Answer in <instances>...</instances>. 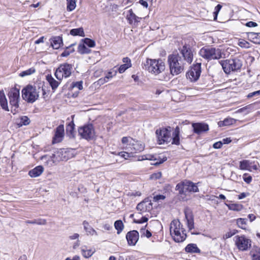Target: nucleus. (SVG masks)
Masks as SVG:
<instances>
[{
	"mask_svg": "<svg viewBox=\"0 0 260 260\" xmlns=\"http://www.w3.org/2000/svg\"><path fill=\"white\" fill-rule=\"evenodd\" d=\"M168 62L170 73L165 76L160 77L159 80L168 81L171 78V76L178 75L184 70L185 62H184L182 57L178 53H173L169 55L168 57Z\"/></svg>",
	"mask_w": 260,
	"mask_h": 260,
	"instance_id": "1",
	"label": "nucleus"
},
{
	"mask_svg": "<svg viewBox=\"0 0 260 260\" xmlns=\"http://www.w3.org/2000/svg\"><path fill=\"white\" fill-rule=\"evenodd\" d=\"M42 92L43 98H45V89L42 86L37 88L31 85H27L24 87L21 91L22 99L29 103H33L37 101L39 97V93Z\"/></svg>",
	"mask_w": 260,
	"mask_h": 260,
	"instance_id": "2",
	"label": "nucleus"
},
{
	"mask_svg": "<svg viewBox=\"0 0 260 260\" xmlns=\"http://www.w3.org/2000/svg\"><path fill=\"white\" fill-rule=\"evenodd\" d=\"M219 63L226 74L240 70L242 66V61L237 57L221 60Z\"/></svg>",
	"mask_w": 260,
	"mask_h": 260,
	"instance_id": "3",
	"label": "nucleus"
},
{
	"mask_svg": "<svg viewBox=\"0 0 260 260\" xmlns=\"http://www.w3.org/2000/svg\"><path fill=\"white\" fill-rule=\"evenodd\" d=\"M199 54L208 60L219 59L222 58L221 50L210 46L202 48L199 51Z\"/></svg>",
	"mask_w": 260,
	"mask_h": 260,
	"instance_id": "4",
	"label": "nucleus"
},
{
	"mask_svg": "<svg viewBox=\"0 0 260 260\" xmlns=\"http://www.w3.org/2000/svg\"><path fill=\"white\" fill-rule=\"evenodd\" d=\"M143 68L154 75H158L165 70V63L161 59H147Z\"/></svg>",
	"mask_w": 260,
	"mask_h": 260,
	"instance_id": "5",
	"label": "nucleus"
},
{
	"mask_svg": "<svg viewBox=\"0 0 260 260\" xmlns=\"http://www.w3.org/2000/svg\"><path fill=\"white\" fill-rule=\"evenodd\" d=\"M9 104L11 106V111L14 114L18 112L19 107L20 90L16 87H13L10 89L8 93Z\"/></svg>",
	"mask_w": 260,
	"mask_h": 260,
	"instance_id": "6",
	"label": "nucleus"
},
{
	"mask_svg": "<svg viewBox=\"0 0 260 260\" xmlns=\"http://www.w3.org/2000/svg\"><path fill=\"white\" fill-rule=\"evenodd\" d=\"M176 190H178L180 194H185L187 192H197L199 191L196 183L186 180L178 183L176 186Z\"/></svg>",
	"mask_w": 260,
	"mask_h": 260,
	"instance_id": "7",
	"label": "nucleus"
},
{
	"mask_svg": "<svg viewBox=\"0 0 260 260\" xmlns=\"http://www.w3.org/2000/svg\"><path fill=\"white\" fill-rule=\"evenodd\" d=\"M73 71L72 64L68 63H63L56 69L55 76L58 80H61L63 78H67L70 77Z\"/></svg>",
	"mask_w": 260,
	"mask_h": 260,
	"instance_id": "8",
	"label": "nucleus"
},
{
	"mask_svg": "<svg viewBox=\"0 0 260 260\" xmlns=\"http://www.w3.org/2000/svg\"><path fill=\"white\" fill-rule=\"evenodd\" d=\"M171 127H161L156 130L155 134L157 136V141L159 144H164L165 143L170 142L171 138Z\"/></svg>",
	"mask_w": 260,
	"mask_h": 260,
	"instance_id": "9",
	"label": "nucleus"
},
{
	"mask_svg": "<svg viewBox=\"0 0 260 260\" xmlns=\"http://www.w3.org/2000/svg\"><path fill=\"white\" fill-rule=\"evenodd\" d=\"M78 133L82 138L87 140L93 139L95 135L94 127L91 124L84 125L79 127Z\"/></svg>",
	"mask_w": 260,
	"mask_h": 260,
	"instance_id": "10",
	"label": "nucleus"
},
{
	"mask_svg": "<svg viewBox=\"0 0 260 260\" xmlns=\"http://www.w3.org/2000/svg\"><path fill=\"white\" fill-rule=\"evenodd\" d=\"M201 63L194 64L186 73V77L191 82L197 81L201 75Z\"/></svg>",
	"mask_w": 260,
	"mask_h": 260,
	"instance_id": "11",
	"label": "nucleus"
},
{
	"mask_svg": "<svg viewBox=\"0 0 260 260\" xmlns=\"http://www.w3.org/2000/svg\"><path fill=\"white\" fill-rule=\"evenodd\" d=\"M234 238L235 239V244L240 250H247L251 246V240L244 236H236Z\"/></svg>",
	"mask_w": 260,
	"mask_h": 260,
	"instance_id": "12",
	"label": "nucleus"
},
{
	"mask_svg": "<svg viewBox=\"0 0 260 260\" xmlns=\"http://www.w3.org/2000/svg\"><path fill=\"white\" fill-rule=\"evenodd\" d=\"M179 50L182 55L181 56L183 57L182 59L184 60V62L190 64L192 62L193 57V52L190 46L185 44Z\"/></svg>",
	"mask_w": 260,
	"mask_h": 260,
	"instance_id": "13",
	"label": "nucleus"
},
{
	"mask_svg": "<svg viewBox=\"0 0 260 260\" xmlns=\"http://www.w3.org/2000/svg\"><path fill=\"white\" fill-rule=\"evenodd\" d=\"M167 159L166 157H164L162 158H161L159 156L157 155H152V154H146L143 155L141 156H139V160H154L156 162H154L153 165H158L161 164L166 161Z\"/></svg>",
	"mask_w": 260,
	"mask_h": 260,
	"instance_id": "14",
	"label": "nucleus"
},
{
	"mask_svg": "<svg viewBox=\"0 0 260 260\" xmlns=\"http://www.w3.org/2000/svg\"><path fill=\"white\" fill-rule=\"evenodd\" d=\"M64 134V129L63 124L57 126L55 130V134L53 138L52 143H57L62 141Z\"/></svg>",
	"mask_w": 260,
	"mask_h": 260,
	"instance_id": "15",
	"label": "nucleus"
},
{
	"mask_svg": "<svg viewBox=\"0 0 260 260\" xmlns=\"http://www.w3.org/2000/svg\"><path fill=\"white\" fill-rule=\"evenodd\" d=\"M139 233L136 230L128 232L126 235V238L129 245H135L139 240Z\"/></svg>",
	"mask_w": 260,
	"mask_h": 260,
	"instance_id": "16",
	"label": "nucleus"
},
{
	"mask_svg": "<svg viewBox=\"0 0 260 260\" xmlns=\"http://www.w3.org/2000/svg\"><path fill=\"white\" fill-rule=\"evenodd\" d=\"M173 240L176 242H183L186 238V234L185 233V230L183 229L180 231H178L176 232L172 233L170 234Z\"/></svg>",
	"mask_w": 260,
	"mask_h": 260,
	"instance_id": "17",
	"label": "nucleus"
},
{
	"mask_svg": "<svg viewBox=\"0 0 260 260\" xmlns=\"http://www.w3.org/2000/svg\"><path fill=\"white\" fill-rule=\"evenodd\" d=\"M192 126L193 128L194 133L197 134H200L209 130L208 125L204 123H192Z\"/></svg>",
	"mask_w": 260,
	"mask_h": 260,
	"instance_id": "18",
	"label": "nucleus"
},
{
	"mask_svg": "<svg viewBox=\"0 0 260 260\" xmlns=\"http://www.w3.org/2000/svg\"><path fill=\"white\" fill-rule=\"evenodd\" d=\"M183 229H184L183 228V225L178 219H174L173 221H172V222L170 223V234H172V233L173 232L176 233L177 231H180Z\"/></svg>",
	"mask_w": 260,
	"mask_h": 260,
	"instance_id": "19",
	"label": "nucleus"
},
{
	"mask_svg": "<svg viewBox=\"0 0 260 260\" xmlns=\"http://www.w3.org/2000/svg\"><path fill=\"white\" fill-rule=\"evenodd\" d=\"M122 61L124 64H121L118 68V72L120 74L124 73L132 66L131 59L128 57H124L122 59Z\"/></svg>",
	"mask_w": 260,
	"mask_h": 260,
	"instance_id": "20",
	"label": "nucleus"
},
{
	"mask_svg": "<svg viewBox=\"0 0 260 260\" xmlns=\"http://www.w3.org/2000/svg\"><path fill=\"white\" fill-rule=\"evenodd\" d=\"M133 142H130V145L132 146L131 148V153H136L143 150L144 148V145L140 143L138 141H133Z\"/></svg>",
	"mask_w": 260,
	"mask_h": 260,
	"instance_id": "21",
	"label": "nucleus"
},
{
	"mask_svg": "<svg viewBox=\"0 0 260 260\" xmlns=\"http://www.w3.org/2000/svg\"><path fill=\"white\" fill-rule=\"evenodd\" d=\"M0 105L3 110L6 111H10L8 105V101L3 91H0Z\"/></svg>",
	"mask_w": 260,
	"mask_h": 260,
	"instance_id": "22",
	"label": "nucleus"
},
{
	"mask_svg": "<svg viewBox=\"0 0 260 260\" xmlns=\"http://www.w3.org/2000/svg\"><path fill=\"white\" fill-rule=\"evenodd\" d=\"M44 171V168L41 166H39L30 170L28 175L31 177H37L40 176Z\"/></svg>",
	"mask_w": 260,
	"mask_h": 260,
	"instance_id": "23",
	"label": "nucleus"
},
{
	"mask_svg": "<svg viewBox=\"0 0 260 260\" xmlns=\"http://www.w3.org/2000/svg\"><path fill=\"white\" fill-rule=\"evenodd\" d=\"M62 43V38L59 36L53 37L51 39V44L54 49H58Z\"/></svg>",
	"mask_w": 260,
	"mask_h": 260,
	"instance_id": "24",
	"label": "nucleus"
},
{
	"mask_svg": "<svg viewBox=\"0 0 260 260\" xmlns=\"http://www.w3.org/2000/svg\"><path fill=\"white\" fill-rule=\"evenodd\" d=\"M252 164V162L249 160L244 159L240 161L239 169L242 170H248L251 171L250 166Z\"/></svg>",
	"mask_w": 260,
	"mask_h": 260,
	"instance_id": "25",
	"label": "nucleus"
},
{
	"mask_svg": "<svg viewBox=\"0 0 260 260\" xmlns=\"http://www.w3.org/2000/svg\"><path fill=\"white\" fill-rule=\"evenodd\" d=\"M180 130L179 127L177 126L175 128L174 131L173 132L172 136V142L173 144L177 145L180 144V138H179Z\"/></svg>",
	"mask_w": 260,
	"mask_h": 260,
	"instance_id": "26",
	"label": "nucleus"
},
{
	"mask_svg": "<svg viewBox=\"0 0 260 260\" xmlns=\"http://www.w3.org/2000/svg\"><path fill=\"white\" fill-rule=\"evenodd\" d=\"M129 14L127 16V19L129 23L134 24L135 25L138 22H140L141 18L137 16L132 11V10L129 11Z\"/></svg>",
	"mask_w": 260,
	"mask_h": 260,
	"instance_id": "27",
	"label": "nucleus"
},
{
	"mask_svg": "<svg viewBox=\"0 0 260 260\" xmlns=\"http://www.w3.org/2000/svg\"><path fill=\"white\" fill-rule=\"evenodd\" d=\"M185 250L188 253H200L201 250L196 244H189L185 248Z\"/></svg>",
	"mask_w": 260,
	"mask_h": 260,
	"instance_id": "28",
	"label": "nucleus"
},
{
	"mask_svg": "<svg viewBox=\"0 0 260 260\" xmlns=\"http://www.w3.org/2000/svg\"><path fill=\"white\" fill-rule=\"evenodd\" d=\"M83 225L84 226V229L85 231L86 232L87 235H97V232L94 230L89 224V223L86 221L84 220L83 222Z\"/></svg>",
	"mask_w": 260,
	"mask_h": 260,
	"instance_id": "29",
	"label": "nucleus"
},
{
	"mask_svg": "<svg viewBox=\"0 0 260 260\" xmlns=\"http://www.w3.org/2000/svg\"><path fill=\"white\" fill-rule=\"evenodd\" d=\"M185 218L188 229L191 230L194 228V221L192 215L189 213L185 212Z\"/></svg>",
	"mask_w": 260,
	"mask_h": 260,
	"instance_id": "30",
	"label": "nucleus"
},
{
	"mask_svg": "<svg viewBox=\"0 0 260 260\" xmlns=\"http://www.w3.org/2000/svg\"><path fill=\"white\" fill-rule=\"evenodd\" d=\"M236 121V119L229 117V118H226L224 119L222 121H219L218 122V125L220 127L224 126H228V125H232V124L235 123Z\"/></svg>",
	"mask_w": 260,
	"mask_h": 260,
	"instance_id": "31",
	"label": "nucleus"
},
{
	"mask_svg": "<svg viewBox=\"0 0 260 260\" xmlns=\"http://www.w3.org/2000/svg\"><path fill=\"white\" fill-rule=\"evenodd\" d=\"M75 124L73 121L70 122L66 127V132L70 138H74Z\"/></svg>",
	"mask_w": 260,
	"mask_h": 260,
	"instance_id": "32",
	"label": "nucleus"
},
{
	"mask_svg": "<svg viewBox=\"0 0 260 260\" xmlns=\"http://www.w3.org/2000/svg\"><path fill=\"white\" fill-rule=\"evenodd\" d=\"M47 81L51 86L52 89L55 90L58 86L60 82L55 80L51 75L47 76L46 77Z\"/></svg>",
	"mask_w": 260,
	"mask_h": 260,
	"instance_id": "33",
	"label": "nucleus"
},
{
	"mask_svg": "<svg viewBox=\"0 0 260 260\" xmlns=\"http://www.w3.org/2000/svg\"><path fill=\"white\" fill-rule=\"evenodd\" d=\"M81 252L85 258H89L93 254L95 250L92 249H86V246H85L81 248Z\"/></svg>",
	"mask_w": 260,
	"mask_h": 260,
	"instance_id": "34",
	"label": "nucleus"
},
{
	"mask_svg": "<svg viewBox=\"0 0 260 260\" xmlns=\"http://www.w3.org/2000/svg\"><path fill=\"white\" fill-rule=\"evenodd\" d=\"M63 150L59 149L56 151V152H55V153L52 155V157L56 158L58 160H67L66 156L63 155Z\"/></svg>",
	"mask_w": 260,
	"mask_h": 260,
	"instance_id": "35",
	"label": "nucleus"
},
{
	"mask_svg": "<svg viewBox=\"0 0 260 260\" xmlns=\"http://www.w3.org/2000/svg\"><path fill=\"white\" fill-rule=\"evenodd\" d=\"M70 34L73 36H79L81 37H84V32L82 27H79L78 28L72 29L70 30Z\"/></svg>",
	"mask_w": 260,
	"mask_h": 260,
	"instance_id": "36",
	"label": "nucleus"
},
{
	"mask_svg": "<svg viewBox=\"0 0 260 260\" xmlns=\"http://www.w3.org/2000/svg\"><path fill=\"white\" fill-rule=\"evenodd\" d=\"M114 227L117 231V234H119L123 230L124 225L121 220H118L114 222Z\"/></svg>",
	"mask_w": 260,
	"mask_h": 260,
	"instance_id": "37",
	"label": "nucleus"
},
{
	"mask_svg": "<svg viewBox=\"0 0 260 260\" xmlns=\"http://www.w3.org/2000/svg\"><path fill=\"white\" fill-rule=\"evenodd\" d=\"M76 7V0H67V10L68 11H72Z\"/></svg>",
	"mask_w": 260,
	"mask_h": 260,
	"instance_id": "38",
	"label": "nucleus"
},
{
	"mask_svg": "<svg viewBox=\"0 0 260 260\" xmlns=\"http://www.w3.org/2000/svg\"><path fill=\"white\" fill-rule=\"evenodd\" d=\"M78 51L81 54H88L90 52V50L86 47L84 44H80L78 47Z\"/></svg>",
	"mask_w": 260,
	"mask_h": 260,
	"instance_id": "39",
	"label": "nucleus"
},
{
	"mask_svg": "<svg viewBox=\"0 0 260 260\" xmlns=\"http://www.w3.org/2000/svg\"><path fill=\"white\" fill-rule=\"evenodd\" d=\"M36 72V70L34 68H31L29 69H27L25 71L21 72L19 74V76L20 77H23L26 76L30 75L32 74H34Z\"/></svg>",
	"mask_w": 260,
	"mask_h": 260,
	"instance_id": "40",
	"label": "nucleus"
},
{
	"mask_svg": "<svg viewBox=\"0 0 260 260\" xmlns=\"http://www.w3.org/2000/svg\"><path fill=\"white\" fill-rule=\"evenodd\" d=\"M146 204L145 201L139 203L137 206V209L141 212H147Z\"/></svg>",
	"mask_w": 260,
	"mask_h": 260,
	"instance_id": "41",
	"label": "nucleus"
},
{
	"mask_svg": "<svg viewBox=\"0 0 260 260\" xmlns=\"http://www.w3.org/2000/svg\"><path fill=\"white\" fill-rule=\"evenodd\" d=\"M260 35V33H256V32H249L248 37L252 39V42L255 44H259L260 42L257 41V38Z\"/></svg>",
	"mask_w": 260,
	"mask_h": 260,
	"instance_id": "42",
	"label": "nucleus"
},
{
	"mask_svg": "<svg viewBox=\"0 0 260 260\" xmlns=\"http://www.w3.org/2000/svg\"><path fill=\"white\" fill-rule=\"evenodd\" d=\"M247 219L245 218H238L237 220V223L239 227L241 229H245Z\"/></svg>",
	"mask_w": 260,
	"mask_h": 260,
	"instance_id": "43",
	"label": "nucleus"
},
{
	"mask_svg": "<svg viewBox=\"0 0 260 260\" xmlns=\"http://www.w3.org/2000/svg\"><path fill=\"white\" fill-rule=\"evenodd\" d=\"M30 123V120L28 117L26 116H23L20 117L19 124L22 125H27Z\"/></svg>",
	"mask_w": 260,
	"mask_h": 260,
	"instance_id": "44",
	"label": "nucleus"
},
{
	"mask_svg": "<svg viewBox=\"0 0 260 260\" xmlns=\"http://www.w3.org/2000/svg\"><path fill=\"white\" fill-rule=\"evenodd\" d=\"M229 209L234 211H240L242 209V206L239 204H232L228 205Z\"/></svg>",
	"mask_w": 260,
	"mask_h": 260,
	"instance_id": "45",
	"label": "nucleus"
},
{
	"mask_svg": "<svg viewBox=\"0 0 260 260\" xmlns=\"http://www.w3.org/2000/svg\"><path fill=\"white\" fill-rule=\"evenodd\" d=\"M238 45L242 48H249L251 47L250 43L244 40H241L239 41Z\"/></svg>",
	"mask_w": 260,
	"mask_h": 260,
	"instance_id": "46",
	"label": "nucleus"
},
{
	"mask_svg": "<svg viewBox=\"0 0 260 260\" xmlns=\"http://www.w3.org/2000/svg\"><path fill=\"white\" fill-rule=\"evenodd\" d=\"M84 43L89 47H93L95 46L94 41L89 38H85L84 40Z\"/></svg>",
	"mask_w": 260,
	"mask_h": 260,
	"instance_id": "47",
	"label": "nucleus"
},
{
	"mask_svg": "<svg viewBox=\"0 0 260 260\" xmlns=\"http://www.w3.org/2000/svg\"><path fill=\"white\" fill-rule=\"evenodd\" d=\"M116 74L117 71L116 70L110 71L105 76L106 78H107V79L109 81L110 79H111L113 76H116Z\"/></svg>",
	"mask_w": 260,
	"mask_h": 260,
	"instance_id": "48",
	"label": "nucleus"
},
{
	"mask_svg": "<svg viewBox=\"0 0 260 260\" xmlns=\"http://www.w3.org/2000/svg\"><path fill=\"white\" fill-rule=\"evenodd\" d=\"M252 260H260V249L258 248L255 253L252 254Z\"/></svg>",
	"mask_w": 260,
	"mask_h": 260,
	"instance_id": "49",
	"label": "nucleus"
},
{
	"mask_svg": "<svg viewBox=\"0 0 260 260\" xmlns=\"http://www.w3.org/2000/svg\"><path fill=\"white\" fill-rule=\"evenodd\" d=\"M221 8H222V6L220 4L217 5L215 7L214 12L213 13L214 16V20L216 19L217 15H218L219 12L220 11V10H221Z\"/></svg>",
	"mask_w": 260,
	"mask_h": 260,
	"instance_id": "50",
	"label": "nucleus"
},
{
	"mask_svg": "<svg viewBox=\"0 0 260 260\" xmlns=\"http://www.w3.org/2000/svg\"><path fill=\"white\" fill-rule=\"evenodd\" d=\"M243 179L245 182L249 184L252 181V177L248 175L247 173H245L243 176Z\"/></svg>",
	"mask_w": 260,
	"mask_h": 260,
	"instance_id": "51",
	"label": "nucleus"
},
{
	"mask_svg": "<svg viewBox=\"0 0 260 260\" xmlns=\"http://www.w3.org/2000/svg\"><path fill=\"white\" fill-rule=\"evenodd\" d=\"M41 159L43 161L46 160L45 162L47 165H49V163L51 164L52 160L51 157H48L47 155H44L41 157Z\"/></svg>",
	"mask_w": 260,
	"mask_h": 260,
	"instance_id": "52",
	"label": "nucleus"
},
{
	"mask_svg": "<svg viewBox=\"0 0 260 260\" xmlns=\"http://www.w3.org/2000/svg\"><path fill=\"white\" fill-rule=\"evenodd\" d=\"M235 234H236L235 232L229 231V232L226 233L225 234L223 235V238L224 239H228V238L232 237Z\"/></svg>",
	"mask_w": 260,
	"mask_h": 260,
	"instance_id": "53",
	"label": "nucleus"
},
{
	"mask_svg": "<svg viewBox=\"0 0 260 260\" xmlns=\"http://www.w3.org/2000/svg\"><path fill=\"white\" fill-rule=\"evenodd\" d=\"M133 140L131 137H124L122 138L121 142L123 144H127L132 141Z\"/></svg>",
	"mask_w": 260,
	"mask_h": 260,
	"instance_id": "54",
	"label": "nucleus"
},
{
	"mask_svg": "<svg viewBox=\"0 0 260 260\" xmlns=\"http://www.w3.org/2000/svg\"><path fill=\"white\" fill-rule=\"evenodd\" d=\"M36 224L38 225H45L47 223L46 220L42 218L36 219Z\"/></svg>",
	"mask_w": 260,
	"mask_h": 260,
	"instance_id": "55",
	"label": "nucleus"
},
{
	"mask_svg": "<svg viewBox=\"0 0 260 260\" xmlns=\"http://www.w3.org/2000/svg\"><path fill=\"white\" fill-rule=\"evenodd\" d=\"M73 87H77L78 89L81 90L83 88L82 86V82H77L75 83H73Z\"/></svg>",
	"mask_w": 260,
	"mask_h": 260,
	"instance_id": "56",
	"label": "nucleus"
},
{
	"mask_svg": "<svg viewBox=\"0 0 260 260\" xmlns=\"http://www.w3.org/2000/svg\"><path fill=\"white\" fill-rule=\"evenodd\" d=\"M260 95V90L249 93L247 97L250 98L253 96H257Z\"/></svg>",
	"mask_w": 260,
	"mask_h": 260,
	"instance_id": "57",
	"label": "nucleus"
},
{
	"mask_svg": "<svg viewBox=\"0 0 260 260\" xmlns=\"http://www.w3.org/2000/svg\"><path fill=\"white\" fill-rule=\"evenodd\" d=\"M69 48H67L66 50H65L61 54V56H62V57H67L68 56H69L71 53H72V52H73V50H71V51H70L69 50Z\"/></svg>",
	"mask_w": 260,
	"mask_h": 260,
	"instance_id": "58",
	"label": "nucleus"
},
{
	"mask_svg": "<svg viewBox=\"0 0 260 260\" xmlns=\"http://www.w3.org/2000/svg\"><path fill=\"white\" fill-rule=\"evenodd\" d=\"M165 196L161 194L156 195L153 197V201L157 202L160 200H164L165 199Z\"/></svg>",
	"mask_w": 260,
	"mask_h": 260,
	"instance_id": "59",
	"label": "nucleus"
},
{
	"mask_svg": "<svg viewBox=\"0 0 260 260\" xmlns=\"http://www.w3.org/2000/svg\"><path fill=\"white\" fill-rule=\"evenodd\" d=\"M148 221V218L146 217H142L140 220H134V222L138 223H142Z\"/></svg>",
	"mask_w": 260,
	"mask_h": 260,
	"instance_id": "60",
	"label": "nucleus"
},
{
	"mask_svg": "<svg viewBox=\"0 0 260 260\" xmlns=\"http://www.w3.org/2000/svg\"><path fill=\"white\" fill-rule=\"evenodd\" d=\"M222 146V142L221 141L217 142L213 144V148L215 149L220 148Z\"/></svg>",
	"mask_w": 260,
	"mask_h": 260,
	"instance_id": "61",
	"label": "nucleus"
},
{
	"mask_svg": "<svg viewBox=\"0 0 260 260\" xmlns=\"http://www.w3.org/2000/svg\"><path fill=\"white\" fill-rule=\"evenodd\" d=\"M245 25L247 27H255L257 25L256 22L253 21H249L246 23Z\"/></svg>",
	"mask_w": 260,
	"mask_h": 260,
	"instance_id": "62",
	"label": "nucleus"
},
{
	"mask_svg": "<svg viewBox=\"0 0 260 260\" xmlns=\"http://www.w3.org/2000/svg\"><path fill=\"white\" fill-rule=\"evenodd\" d=\"M250 168L251 169V171L252 170H257L258 169V163L256 162L255 163V162H252V164L250 166Z\"/></svg>",
	"mask_w": 260,
	"mask_h": 260,
	"instance_id": "63",
	"label": "nucleus"
},
{
	"mask_svg": "<svg viewBox=\"0 0 260 260\" xmlns=\"http://www.w3.org/2000/svg\"><path fill=\"white\" fill-rule=\"evenodd\" d=\"M147 205V211H149L152 208V203L151 202L145 201Z\"/></svg>",
	"mask_w": 260,
	"mask_h": 260,
	"instance_id": "64",
	"label": "nucleus"
}]
</instances>
